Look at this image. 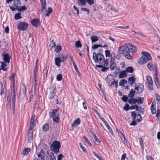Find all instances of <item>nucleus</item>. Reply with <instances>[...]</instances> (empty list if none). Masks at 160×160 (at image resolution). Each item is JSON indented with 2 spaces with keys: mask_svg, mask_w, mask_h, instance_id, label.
<instances>
[{
  "mask_svg": "<svg viewBox=\"0 0 160 160\" xmlns=\"http://www.w3.org/2000/svg\"><path fill=\"white\" fill-rule=\"evenodd\" d=\"M102 50L101 49H99V52L97 54L93 52L92 54V59L95 63H98L100 65H96V67L99 68H100L102 66H107L108 62L107 60L105 59L104 56L100 53L102 52Z\"/></svg>",
  "mask_w": 160,
  "mask_h": 160,
  "instance_id": "obj_1",
  "label": "nucleus"
},
{
  "mask_svg": "<svg viewBox=\"0 0 160 160\" xmlns=\"http://www.w3.org/2000/svg\"><path fill=\"white\" fill-rule=\"evenodd\" d=\"M141 53L142 56L138 61V63L141 65L144 64L152 59L150 54L147 52H142Z\"/></svg>",
  "mask_w": 160,
  "mask_h": 160,
  "instance_id": "obj_2",
  "label": "nucleus"
},
{
  "mask_svg": "<svg viewBox=\"0 0 160 160\" xmlns=\"http://www.w3.org/2000/svg\"><path fill=\"white\" fill-rule=\"evenodd\" d=\"M61 147L60 142L58 141H54L50 147V150L55 153L59 152V149Z\"/></svg>",
  "mask_w": 160,
  "mask_h": 160,
  "instance_id": "obj_3",
  "label": "nucleus"
},
{
  "mask_svg": "<svg viewBox=\"0 0 160 160\" xmlns=\"http://www.w3.org/2000/svg\"><path fill=\"white\" fill-rule=\"evenodd\" d=\"M58 109L52 110V112H50L49 115L50 117L52 118L53 122L55 123H58L59 122V119L58 117L59 113L58 112Z\"/></svg>",
  "mask_w": 160,
  "mask_h": 160,
  "instance_id": "obj_4",
  "label": "nucleus"
},
{
  "mask_svg": "<svg viewBox=\"0 0 160 160\" xmlns=\"http://www.w3.org/2000/svg\"><path fill=\"white\" fill-rule=\"evenodd\" d=\"M125 47L126 49V51H128L129 52H136L137 51L136 48L129 44H126Z\"/></svg>",
  "mask_w": 160,
  "mask_h": 160,
  "instance_id": "obj_5",
  "label": "nucleus"
},
{
  "mask_svg": "<svg viewBox=\"0 0 160 160\" xmlns=\"http://www.w3.org/2000/svg\"><path fill=\"white\" fill-rule=\"evenodd\" d=\"M28 25V23L25 22H20L18 25V28L20 30L23 31L27 29Z\"/></svg>",
  "mask_w": 160,
  "mask_h": 160,
  "instance_id": "obj_6",
  "label": "nucleus"
},
{
  "mask_svg": "<svg viewBox=\"0 0 160 160\" xmlns=\"http://www.w3.org/2000/svg\"><path fill=\"white\" fill-rule=\"evenodd\" d=\"M135 89L137 91V93L138 94L142 93L143 91L144 86L141 83H138L135 85Z\"/></svg>",
  "mask_w": 160,
  "mask_h": 160,
  "instance_id": "obj_7",
  "label": "nucleus"
},
{
  "mask_svg": "<svg viewBox=\"0 0 160 160\" xmlns=\"http://www.w3.org/2000/svg\"><path fill=\"white\" fill-rule=\"evenodd\" d=\"M131 116L133 120L138 122L141 120L142 118L140 114H137L134 112H131Z\"/></svg>",
  "mask_w": 160,
  "mask_h": 160,
  "instance_id": "obj_8",
  "label": "nucleus"
},
{
  "mask_svg": "<svg viewBox=\"0 0 160 160\" xmlns=\"http://www.w3.org/2000/svg\"><path fill=\"white\" fill-rule=\"evenodd\" d=\"M27 91L25 84L23 83H21L20 86L19 94L24 95Z\"/></svg>",
  "mask_w": 160,
  "mask_h": 160,
  "instance_id": "obj_9",
  "label": "nucleus"
},
{
  "mask_svg": "<svg viewBox=\"0 0 160 160\" xmlns=\"http://www.w3.org/2000/svg\"><path fill=\"white\" fill-rule=\"evenodd\" d=\"M47 153L46 160H56V158L53 153L47 152Z\"/></svg>",
  "mask_w": 160,
  "mask_h": 160,
  "instance_id": "obj_10",
  "label": "nucleus"
},
{
  "mask_svg": "<svg viewBox=\"0 0 160 160\" xmlns=\"http://www.w3.org/2000/svg\"><path fill=\"white\" fill-rule=\"evenodd\" d=\"M115 58L112 56L111 57V62L110 65V69L111 70H113L116 67V63L115 62Z\"/></svg>",
  "mask_w": 160,
  "mask_h": 160,
  "instance_id": "obj_11",
  "label": "nucleus"
},
{
  "mask_svg": "<svg viewBox=\"0 0 160 160\" xmlns=\"http://www.w3.org/2000/svg\"><path fill=\"white\" fill-rule=\"evenodd\" d=\"M127 80L124 79H122L119 82V85L122 86L123 87H125V88L128 89L129 86L128 85H127Z\"/></svg>",
  "mask_w": 160,
  "mask_h": 160,
  "instance_id": "obj_12",
  "label": "nucleus"
},
{
  "mask_svg": "<svg viewBox=\"0 0 160 160\" xmlns=\"http://www.w3.org/2000/svg\"><path fill=\"white\" fill-rule=\"evenodd\" d=\"M33 131H28V142L31 143L33 140Z\"/></svg>",
  "mask_w": 160,
  "mask_h": 160,
  "instance_id": "obj_13",
  "label": "nucleus"
},
{
  "mask_svg": "<svg viewBox=\"0 0 160 160\" xmlns=\"http://www.w3.org/2000/svg\"><path fill=\"white\" fill-rule=\"evenodd\" d=\"M31 23L33 26L38 27L40 25V20L38 18L33 19L31 21Z\"/></svg>",
  "mask_w": 160,
  "mask_h": 160,
  "instance_id": "obj_14",
  "label": "nucleus"
},
{
  "mask_svg": "<svg viewBox=\"0 0 160 160\" xmlns=\"http://www.w3.org/2000/svg\"><path fill=\"white\" fill-rule=\"evenodd\" d=\"M3 57V60L5 62L9 63L10 62V57L8 53L2 54Z\"/></svg>",
  "mask_w": 160,
  "mask_h": 160,
  "instance_id": "obj_15",
  "label": "nucleus"
},
{
  "mask_svg": "<svg viewBox=\"0 0 160 160\" xmlns=\"http://www.w3.org/2000/svg\"><path fill=\"white\" fill-rule=\"evenodd\" d=\"M56 89H51L48 98L50 99L53 98L56 95Z\"/></svg>",
  "mask_w": 160,
  "mask_h": 160,
  "instance_id": "obj_16",
  "label": "nucleus"
},
{
  "mask_svg": "<svg viewBox=\"0 0 160 160\" xmlns=\"http://www.w3.org/2000/svg\"><path fill=\"white\" fill-rule=\"evenodd\" d=\"M37 156L39 159H44L45 154L43 150H41V151L37 154Z\"/></svg>",
  "mask_w": 160,
  "mask_h": 160,
  "instance_id": "obj_17",
  "label": "nucleus"
},
{
  "mask_svg": "<svg viewBox=\"0 0 160 160\" xmlns=\"http://www.w3.org/2000/svg\"><path fill=\"white\" fill-rule=\"evenodd\" d=\"M125 46V44L124 46L119 47L118 48V51L120 54H123L126 52Z\"/></svg>",
  "mask_w": 160,
  "mask_h": 160,
  "instance_id": "obj_18",
  "label": "nucleus"
},
{
  "mask_svg": "<svg viewBox=\"0 0 160 160\" xmlns=\"http://www.w3.org/2000/svg\"><path fill=\"white\" fill-rule=\"evenodd\" d=\"M55 63L56 65L58 67L60 66V63L62 62V59L59 57H57L55 58Z\"/></svg>",
  "mask_w": 160,
  "mask_h": 160,
  "instance_id": "obj_19",
  "label": "nucleus"
},
{
  "mask_svg": "<svg viewBox=\"0 0 160 160\" xmlns=\"http://www.w3.org/2000/svg\"><path fill=\"white\" fill-rule=\"evenodd\" d=\"M137 102V100L136 99L132 98H131L128 99V102L131 104H135Z\"/></svg>",
  "mask_w": 160,
  "mask_h": 160,
  "instance_id": "obj_20",
  "label": "nucleus"
},
{
  "mask_svg": "<svg viewBox=\"0 0 160 160\" xmlns=\"http://www.w3.org/2000/svg\"><path fill=\"white\" fill-rule=\"evenodd\" d=\"M80 123H81L80 119L79 118H77L73 122V123L72 124V127L76 126L77 125H79V124H80Z\"/></svg>",
  "mask_w": 160,
  "mask_h": 160,
  "instance_id": "obj_21",
  "label": "nucleus"
},
{
  "mask_svg": "<svg viewBox=\"0 0 160 160\" xmlns=\"http://www.w3.org/2000/svg\"><path fill=\"white\" fill-rule=\"evenodd\" d=\"M136 78L133 77H130L128 79V83L130 85H132L135 83Z\"/></svg>",
  "mask_w": 160,
  "mask_h": 160,
  "instance_id": "obj_22",
  "label": "nucleus"
},
{
  "mask_svg": "<svg viewBox=\"0 0 160 160\" xmlns=\"http://www.w3.org/2000/svg\"><path fill=\"white\" fill-rule=\"evenodd\" d=\"M129 52L128 51H126L123 54L124 57L128 59H131L132 58V57Z\"/></svg>",
  "mask_w": 160,
  "mask_h": 160,
  "instance_id": "obj_23",
  "label": "nucleus"
},
{
  "mask_svg": "<svg viewBox=\"0 0 160 160\" xmlns=\"http://www.w3.org/2000/svg\"><path fill=\"white\" fill-rule=\"evenodd\" d=\"M15 74L14 73H13L12 75L9 78V79L12 82V83L13 84V88H14L15 85Z\"/></svg>",
  "mask_w": 160,
  "mask_h": 160,
  "instance_id": "obj_24",
  "label": "nucleus"
},
{
  "mask_svg": "<svg viewBox=\"0 0 160 160\" xmlns=\"http://www.w3.org/2000/svg\"><path fill=\"white\" fill-rule=\"evenodd\" d=\"M127 76V72L125 70H124L121 72L119 76V78H121L126 77Z\"/></svg>",
  "mask_w": 160,
  "mask_h": 160,
  "instance_id": "obj_25",
  "label": "nucleus"
},
{
  "mask_svg": "<svg viewBox=\"0 0 160 160\" xmlns=\"http://www.w3.org/2000/svg\"><path fill=\"white\" fill-rule=\"evenodd\" d=\"M155 103L153 104L152 102L151 107V109L152 113L153 114H154L156 112V109L155 107Z\"/></svg>",
  "mask_w": 160,
  "mask_h": 160,
  "instance_id": "obj_26",
  "label": "nucleus"
},
{
  "mask_svg": "<svg viewBox=\"0 0 160 160\" xmlns=\"http://www.w3.org/2000/svg\"><path fill=\"white\" fill-rule=\"evenodd\" d=\"M30 151L31 148H25L23 150L22 153L24 156L27 155Z\"/></svg>",
  "mask_w": 160,
  "mask_h": 160,
  "instance_id": "obj_27",
  "label": "nucleus"
},
{
  "mask_svg": "<svg viewBox=\"0 0 160 160\" xmlns=\"http://www.w3.org/2000/svg\"><path fill=\"white\" fill-rule=\"evenodd\" d=\"M14 5L16 8H18L21 5V2L19 0H15Z\"/></svg>",
  "mask_w": 160,
  "mask_h": 160,
  "instance_id": "obj_28",
  "label": "nucleus"
},
{
  "mask_svg": "<svg viewBox=\"0 0 160 160\" xmlns=\"http://www.w3.org/2000/svg\"><path fill=\"white\" fill-rule=\"evenodd\" d=\"M41 7L42 8V11L43 10H45V8L46 6V0H40Z\"/></svg>",
  "mask_w": 160,
  "mask_h": 160,
  "instance_id": "obj_29",
  "label": "nucleus"
},
{
  "mask_svg": "<svg viewBox=\"0 0 160 160\" xmlns=\"http://www.w3.org/2000/svg\"><path fill=\"white\" fill-rule=\"evenodd\" d=\"M86 2V0H78V3L79 5L84 6Z\"/></svg>",
  "mask_w": 160,
  "mask_h": 160,
  "instance_id": "obj_30",
  "label": "nucleus"
},
{
  "mask_svg": "<svg viewBox=\"0 0 160 160\" xmlns=\"http://www.w3.org/2000/svg\"><path fill=\"white\" fill-rule=\"evenodd\" d=\"M62 47L60 45H58L55 48L54 51L56 52H58L62 50Z\"/></svg>",
  "mask_w": 160,
  "mask_h": 160,
  "instance_id": "obj_31",
  "label": "nucleus"
},
{
  "mask_svg": "<svg viewBox=\"0 0 160 160\" xmlns=\"http://www.w3.org/2000/svg\"><path fill=\"white\" fill-rule=\"evenodd\" d=\"M134 70V68L132 67H128L125 70L127 72H129L130 73H132Z\"/></svg>",
  "mask_w": 160,
  "mask_h": 160,
  "instance_id": "obj_32",
  "label": "nucleus"
},
{
  "mask_svg": "<svg viewBox=\"0 0 160 160\" xmlns=\"http://www.w3.org/2000/svg\"><path fill=\"white\" fill-rule=\"evenodd\" d=\"M135 92L132 89H131L129 93L128 94V96L129 97L131 98H132L134 96Z\"/></svg>",
  "mask_w": 160,
  "mask_h": 160,
  "instance_id": "obj_33",
  "label": "nucleus"
},
{
  "mask_svg": "<svg viewBox=\"0 0 160 160\" xmlns=\"http://www.w3.org/2000/svg\"><path fill=\"white\" fill-rule=\"evenodd\" d=\"M16 10H17L18 11L21 12L26 10L27 9V8L24 5L21 7H20V6L18 8H16Z\"/></svg>",
  "mask_w": 160,
  "mask_h": 160,
  "instance_id": "obj_34",
  "label": "nucleus"
},
{
  "mask_svg": "<svg viewBox=\"0 0 160 160\" xmlns=\"http://www.w3.org/2000/svg\"><path fill=\"white\" fill-rule=\"evenodd\" d=\"M43 10H45L46 12L45 15L47 16H49L50 14L52 12V9L50 7H49L48 8V11H47V10L45 9V10L43 9Z\"/></svg>",
  "mask_w": 160,
  "mask_h": 160,
  "instance_id": "obj_35",
  "label": "nucleus"
},
{
  "mask_svg": "<svg viewBox=\"0 0 160 160\" xmlns=\"http://www.w3.org/2000/svg\"><path fill=\"white\" fill-rule=\"evenodd\" d=\"M137 100V102L138 104H141L143 103V98L142 97H140L138 98L137 99H136Z\"/></svg>",
  "mask_w": 160,
  "mask_h": 160,
  "instance_id": "obj_36",
  "label": "nucleus"
},
{
  "mask_svg": "<svg viewBox=\"0 0 160 160\" xmlns=\"http://www.w3.org/2000/svg\"><path fill=\"white\" fill-rule=\"evenodd\" d=\"M91 40L92 42L98 41V38L97 36L95 35L92 36L91 37Z\"/></svg>",
  "mask_w": 160,
  "mask_h": 160,
  "instance_id": "obj_37",
  "label": "nucleus"
},
{
  "mask_svg": "<svg viewBox=\"0 0 160 160\" xmlns=\"http://www.w3.org/2000/svg\"><path fill=\"white\" fill-rule=\"evenodd\" d=\"M49 124L46 123L43 125L42 126V130L43 131L46 132L49 129Z\"/></svg>",
  "mask_w": 160,
  "mask_h": 160,
  "instance_id": "obj_38",
  "label": "nucleus"
},
{
  "mask_svg": "<svg viewBox=\"0 0 160 160\" xmlns=\"http://www.w3.org/2000/svg\"><path fill=\"white\" fill-rule=\"evenodd\" d=\"M147 67L151 71H152L154 69L153 67V64L151 62H149L147 65Z\"/></svg>",
  "mask_w": 160,
  "mask_h": 160,
  "instance_id": "obj_39",
  "label": "nucleus"
},
{
  "mask_svg": "<svg viewBox=\"0 0 160 160\" xmlns=\"http://www.w3.org/2000/svg\"><path fill=\"white\" fill-rule=\"evenodd\" d=\"M83 138H84L85 142L87 143H88L89 146H90V147H92V144L90 142V141H89L88 138H87V137H86L85 136H83Z\"/></svg>",
  "mask_w": 160,
  "mask_h": 160,
  "instance_id": "obj_40",
  "label": "nucleus"
},
{
  "mask_svg": "<svg viewBox=\"0 0 160 160\" xmlns=\"http://www.w3.org/2000/svg\"><path fill=\"white\" fill-rule=\"evenodd\" d=\"M154 82L155 84H156L157 88H158L160 85L159 84V81L158 77H157V78H154Z\"/></svg>",
  "mask_w": 160,
  "mask_h": 160,
  "instance_id": "obj_41",
  "label": "nucleus"
},
{
  "mask_svg": "<svg viewBox=\"0 0 160 160\" xmlns=\"http://www.w3.org/2000/svg\"><path fill=\"white\" fill-rule=\"evenodd\" d=\"M22 18V17H21L20 13H18L16 14L14 16L15 19L17 20H18Z\"/></svg>",
  "mask_w": 160,
  "mask_h": 160,
  "instance_id": "obj_42",
  "label": "nucleus"
},
{
  "mask_svg": "<svg viewBox=\"0 0 160 160\" xmlns=\"http://www.w3.org/2000/svg\"><path fill=\"white\" fill-rule=\"evenodd\" d=\"M146 81L148 84L152 83V81L151 78L149 76H147L146 77Z\"/></svg>",
  "mask_w": 160,
  "mask_h": 160,
  "instance_id": "obj_43",
  "label": "nucleus"
},
{
  "mask_svg": "<svg viewBox=\"0 0 160 160\" xmlns=\"http://www.w3.org/2000/svg\"><path fill=\"white\" fill-rule=\"evenodd\" d=\"M118 134L119 137L121 138L122 140H123L122 137H123L125 136V135L123 134V132L122 131H119L118 132Z\"/></svg>",
  "mask_w": 160,
  "mask_h": 160,
  "instance_id": "obj_44",
  "label": "nucleus"
},
{
  "mask_svg": "<svg viewBox=\"0 0 160 160\" xmlns=\"http://www.w3.org/2000/svg\"><path fill=\"white\" fill-rule=\"evenodd\" d=\"M107 66H104V65H102V67L100 68H102L101 71L102 72H105L107 71L108 70L109 67H106Z\"/></svg>",
  "mask_w": 160,
  "mask_h": 160,
  "instance_id": "obj_45",
  "label": "nucleus"
},
{
  "mask_svg": "<svg viewBox=\"0 0 160 160\" xmlns=\"http://www.w3.org/2000/svg\"><path fill=\"white\" fill-rule=\"evenodd\" d=\"M75 45L77 48H80L82 47L81 43L79 41H78L75 42Z\"/></svg>",
  "mask_w": 160,
  "mask_h": 160,
  "instance_id": "obj_46",
  "label": "nucleus"
},
{
  "mask_svg": "<svg viewBox=\"0 0 160 160\" xmlns=\"http://www.w3.org/2000/svg\"><path fill=\"white\" fill-rule=\"evenodd\" d=\"M122 101L125 102H126L128 99V97L126 95H123L121 98Z\"/></svg>",
  "mask_w": 160,
  "mask_h": 160,
  "instance_id": "obj_47",
  "label": "nucleus"
},
{
  "mask_svg": "<svg viewBox=\"0 0 160 160\" xmlns=\"http://www.w3.org/2000/svg\"><path fill=\"white\" fill-rule=\"evenodd\" d=\"M62 78V76L61 74H58L57 76V80L58 81H61Z\"/></svg>",
  "mask_w": 160,
  "mask_h": 160,
  "instance_id": "obj_48",
  "label": "nucleus"
},
{
  "mask_svg": "<svg viewBox=\"0 0 160 160\" xmlns=\"http://www.w3.org/2000/svg\"><path fill=\"white\" fill-rule=\"evenodd\" d=\"M138 110H136L137 111L139 112L140 113L143 114L144 112V109L141 107H139L138 106Z\"/></svg>",
  "mask_w": 160,
  "mask_h": 160,
  "instance_id": "obj_49",
  "label": "nucleus"
},
{
  "mask_svg": "<svg viewBox=\"0 0 160 160\" xmlns=\"http://www.w3.org/2000/svg\"><path fill=\"white\" fill-rule=\"evenodd\" d=\"M138 106L137 105H135L131 106L129 108V109L131 110H133L136 109V110H138Z\"/></svg>",
  "mask_w": 160,
  "mask_h": 160,
  "instance_id": "obj_50",
  "label": "nucleus"
},
{
  "mask_svg": "<svg viewBox=\"0 0 160 160\" xmlns=\"http://www.w3.org/2000/svg\"><path fill=\"white\" fill-rule=\"evenodd\" d=\"M79 145L81 149L83 150V152L85 153L87 152V151L85 148L82 146L81 143H79Z\"/></svg>",
  "mask_w": 160,
  "mask_h": 160,
  "instance_id": "obj_51",
  "label": "nucleus"
},
{
  "mask_svg": "<svg viewBox=\"0 0 160 160\" xmlns=\"http://www.w3.org/2000/svg\"><path fill=\"white\" fill-rule=\"evenodd\" d=\"M129 106L127 103H126L125 105L123 107L124 110L125 111L128 110L129 109Z\"/></svg>",
  "mask_w": 160,
  "mask_h": 160,
  "instance_id": "obj_52",
  "label": "nucleus"
},
{
  "mask_svg": "<svg viewBox=\"0 0 160 160\" xmlns=\"http://www.w3.org/2000/svg\"><path fill=\"white\" fill-rule=\"evenodd\" d=\"M104 124L108 129L109 130L110 132L111 133L112 132V130L110 127L109 126L108 123L107 122H105V123H104Z\"/></svg>",
  "mask_w": 160,
  "mask_h": 160,
  "instance_id": "obj_53",
  "label": "nucleus"
},
{
  "mask_svg": "<svg viewBox=\"0 0 160 160\" xmlns=\"http://www.w3.org/2000/svg\"><path fill=\"white\" fill-rule=\"evenodd\" d=\"M92 135L93 136V137L95 139V140L96 142H101L97 138V137L95 134L93 133L92 134Z\"/></svg>",
  "mask_w": 160,
  "mask_h": 160,
  "instance_id": "obj_54",
  "label": "nucleus"
},
{
  "mask_svg": "<svg viewBox=\"0 0 160 160\" xmlns=\"http://www.w3.org/2000/svg\"><path fill=\"white\" fill-rule=\"evenodd\" d=\"M131 31L132 32H134V35H135L136 34H137L142 36H143V34H142V33L141 32H136L133 30H131Z\"/></svg>",
  "mask_w": 160,
  "mask_h": 160,
  "instance_id": "obj_55",
  "label": "nucleus"
},
{
  "mask_svg": "<svg viewBox=\"0 0 160 160\" xmlns=\"http://www.w3.org/2000/svg\"><path fill=\"white\" fill-rule=\"evenodd\" d=\"M105 55L106 57H110V53L109 50H106L105 51Z\"/></svg>",
  "mask_w": 160,
  "mask_h": 160,
  "instance_id": "obj_56",
  "label": "nucleus"
},
{
  "mask_svg": "<svg viewBox=\"0 0 160 160\" xmlns=\"http://www.w3.org/2000/svg\"><path fill=\"white\" fill-rule=\"evenodd\" d=\"M102 46L100 45L95 44L92 47L93 49H95L98 48L99 47H102Z\"/></svg>",
  "mask_w": 160,
  "mask_h": 160,
  "instance_id": "obj_57",
  "label": "nucleus"
},
{
  "mask_svg": "<svg viewBox=\"0 0 160 160\" xmlns=\"http://www.w3.org/2000/svg\"><path fill=\"white\" fill-rule=\"evenodd\" d=\"M72 63L73 65L74 68L75 70L76 71V72L78 71L79 70L78 69V68L77 67V65L76 64L75 62L73 60H72Z\"/></svg>",
  "mask_w": 160,
  "mask_h": 160,
  "instance_id": "obj_58",
  "label": "nucleus"
},
{
  "mask_svg": "<svg viewBox=\"0 0 160 160\" xmlns=\"http://www.w3.org/2000/svg\"><path fill=\"white\" fill-rule=\"evenodd\" d=\"M34 74V81L35 82V83H34L35 85H36L37 82L38 80V78H37V75L36 74Z\"/></svg>",
  "mask_w": 160,
  "mask_h": 160,
  "instance_id": "obj_59",
  "label": "nucleus"
},
{
  "mask_svg": "<svg viewBox=\"0 0 160 160\" xmlns=\"http://www.w3.org/2000/svg\"><path fill=\"white\" fill-rule=\"evenodd\" d=\"M123 138V141L124 142V143L125 145H127L128 146V145H130L128 141V140L126 139L125 138V136Z\"/></svg>",
  "mask_w": 160,
  "mask_h": 160,
  "instance_id": "obj_60",
  "label": "nucleus"
},
{
  "mask_svg": "<svg viewBox=\"0 0 160 160\" xmlns=\"http://www.w3.org/2000/svg\"><path fill=\"white\" fill-rule=\"evenodd\" d=\"M148 88L149 90H152L153 89V83L148 84Z\"/></svg>",
  "mask_w": 160,
  "mask_h": 160,
  "instance_id": "obj_61",
  "label": "nucleus"
},
{
  "mask_svg": "<svg viewBox=\"0 0 160 160\" xmlns=\"http://www.w3.org/2000/svg\"><path fill=\"white\" fill-rule=\"evenodd\" d=\"M139 142L141 146L142 149H143L144 148V145L143 144V141L141 138H140L139 140Z\"/></svg>",
  "mask_w": 160,
  "mask_h": 160,
  "instance_id": "obj_62",
  "label": "nucleus"
},
{
  "mask_svg": "<svg viewBox=\"0 0 160 160\" xmlns=\"http://www.w3.org/2000/svg\"><path fill=\"white\" fill-rule=\"evenodd\" d=\"M92 153L96 157H97L98 159H99V160H101L102 159V158L100 156H98L96 152H92Z\"/></svg>",
  "mask_w": 160,
  "mask_h": 160,
  "instance_id": "obj_63",
  "label": "nucleus"
},
{
  "mask_svg": "<svg viewBox=\"0 0 160 160\" xmlns=\"http://www.w3.org/2000/svg\"><path fill=\"white\" fill-rule=\"evenodd\" d=\"M94 0H86L89 5H91L94 3Z\"/></svg>",
  "mask_w": 160,
  "mask_h": 160,
  "instance_id": "obj_64",
  "label": "nucleus"
}]
</instances>
